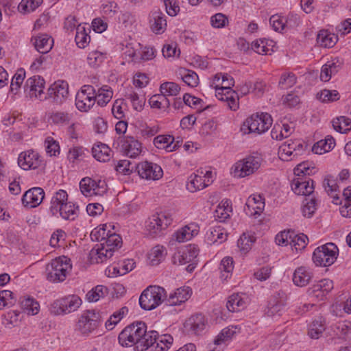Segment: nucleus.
Here are the masks:
<instances>
[{"mask_svg":"<svg viewBox=\"0 0 351 351\" xmlns=\"http://www.w3.org/2000/svg\"><path fill=\"white\" fill-rule=\"evenodd\" d=\"M158 332L147 331V326L143 322H136L126 326L119 335V343L124 347L134 345L138 351H145L155 343Z\"/></svg>","mask_w":351,"mask_h":351,"instance_id":"f257e3e1","label":"nucleus"},{"mask_svg":"<svg viewBox=\"0 0 351 351\" xmlns=\"http://www.w3.org/2000/svg\"><path fill=\"white\" fill-rule=\"evenodd\" d=\"M72 265L71 260L62 256L52 260L46 266V278L53 283L63 282L71 272Z\"/></svg>","mask_w":351,"mask_h":351,"instance_id":"f03ea898","label":"nucleus"},{"mask_svg":"<svg viewBox=\"0 0 351 351\" xmlns=\"http://www.w3.org/2000/svg\"><path fill=\"white\" fill-rule=\"evenodd\" d=\"M221 82L223 84L216 92L215 96L219 100L226 102L230 110L235 111L239 108V97L232 89L234 84V79L228 73H223Z\"/></svg>","mask_w":351,"mask_h":351,"instance_id":"7ed1b4c3","label":"nucleus"},{"mask_svg":"<svg viewBox=\"0 0 351 351\" xmlns=\"http://www.w3.org/2000/svg\"><path fill=\"white\" fill-rule=\"evenodd\" d=\"M167 293L159 286H149L145 289L139 298V304L145 310H152L163 301L166 302Z\"/></svg>","mask_w":351,"mask_h":351,"instance_id":"20e7f679","label":"nucleus"},{"mask_svg":"<svg viewBox=\"0 0 351 351\" xmlns=\"http://www.w3.org/2000/svg\"><path fill=\"white\" fill-rule=\"evenodd\" d=\"M272 118L268 113L253 114L243 123L241 130L245 134H263L271 126Z\"/></svg>","mask_w":351,"mask_h":351,"instance_id":"39448f33","label":"nucleus"},{"mask_svg":"<svg viewBox=\"0 0 351 351\" xmlns=\"http://www.w3.org/2000/svg\"><path fill=\"white\" fill-rule=\"evenodd\" d=\"M261 162V156H249L233 165L230 173L234 178H245L256 172L260 168Z\"/></svg>","mask_w":351,"mask_h":351,"instance_id":"423d86ee","label":"nucleus"},{"mask_svg":"<svg viewBox=\"0 0 351 351\" xmlns=\"http://www.w3.org/2000/svg\"><path fill=\"white\" fill-rule=\"evenodd\" d=\"M339 250L336 245L328 243L317 247L313 254V261L316 266L328 267L332 265L338 256Z\"/></svg>","mask_w":351,"mask_h":351,"instance_id":"0eeeda50","label":"nucleus"},{"mask_svg":"<svg viewBox=\"0 0 351 351\" xmlns=\"http://www.w3.org/2000/svg\"><path fill=\"white\" fill-rule=\"evenodd\" d=\"M101 320L99 312L95 310H87L80 315L76 330L83 335H88L98 328Z\"/></svg>","mask_w":351,"mask_h":351,"instance_id":"6e6552de","label":"nucleus"},{"mask_svg":"<svg viewBox=\"0 0 351 351\" xmlns=\"http://www.w3.org/2000/svg\"><path fill=\"white\" fill-rule=\"evenodd\" d=\"M82 300L76 295H70L55 300L51 305V312L55 315L67 314L77 311Z\"/></svg>","mask_w":351,"mask_h":351,"instance_id":"1a4fd4ad","label":"nucleus"},{"mask_svg":"<svg viewBox=\"0 0 351 351\" xmlns=\"http://www.w3.org/2000/svg\"><path fill=\"white\" fill-rule=\"evenodd\" d=\"M173 221L172 215L166 212L155 213L148 218L145 228L150 235L156 236Z\"/></svg>","mask_w":351,"mask_h":351,"instance_id":"9d476101","label":"nucleus"},{"mask_svg":"<svg viewBox=\"0 0 351 351\" xmlns=\"http://www.w3.org/2000/svg\"><path fill=\"white\" fill-rule=\"evenodd\" d=\"M96 102V90L91 85H84L75 97L76 108L81 112H88Z\"/></svg>","mask_w":351,"mask_h":351,"instance_id":"9b49d317","label":"nucleus"},{"mask_svg":"<svg viewBox=\"0 0 351 351\" xmlns=\"http://www.w3.org/2000/svg\"><path fill=\"white\" fill-rule=\"evenodd\" d=\"M80 188L82 193L86 196H102L107 192V184L104 180H95L86 177L81 180Z\"/></svg>","mask_w":351,"mask_h":351,"instance_id":"f8f14e48","label":"nucleus"},{"mask_svg":"<svg viewBox=\"0 0 351 351\" xmlns=\"http://www.w3.org/2000/svg\"><path fill=\"white\" fill-rule=\"evenodd\" d=\"M287 304V294L282 291H278L271 296L265 313L269 317H280L285 311Z\"/></svg>","mask_w":351,"mask_h":351,"instance_id":"ddd939ff","label":"nucleus"},{"mask_svg":"<svg viewBox=\"0 0 351 351\" xmlns=\"http://www.w3.org/2000/svg\"><path fill=\"white\" fill-rule=\"evenodd\" d=\"M45 81L40 75H34L29 77L23 86L24 92L30 98H37L40 100L46 99L47 96L44 93Z\"/></svg>","mask_w":351,"mask_h":351,"instance_id":"4468645a","label":"nucleus"},{"mask_svg":"<svg viewBox=\"0 0 351 351\" xmlns=\"http://www.w3.org/2000/svg\"><path fill=\"white\" fill-rule=\"evenodd\" d=\"M212 171H197V173H193L189 176L186 184L187 189L191 192L204 189L212 182Z\"/></svg>","mask_w":351,"mask_h":351,"instance_id":"2eb2a0df","label":"nucleus"},{"mask_svg":"<svg viewBox=\"0 0 351 351\" xmlns=\"http://www.w3.org/2000/svg\"><path fill=\"white\" fill-rule=\"evenodd\" d=\"M136 170L139 176L145 180H158L163 176L160 166L148 161L139 162L136 166Z\"/></svg>","mask_w":351,"mask_h":351,"instance_id":"dca6fc26","label":"nucleus"},{"mask_svg":"<svg viewBox=\"0 0 351 351\" xmlns=\"http://www.w3.org/2000/svg\"><path fill=\"white\" fill-rule=\"evenodd\" d=\"M199 247L195 244H190L178 250L173 256L172 261L174 265H183L192 263L199 254Z\"/></svg>","mask_w":351,"mask_h":351,"instance_id":"f3484780","label":"nucleus"},{"mask_svg":"<svg viewBox=\"0 0 351 351\" xmlns=\"http://www.w3.org/2000/svg\"><path fill=\"white\" fill-rule=\"evenodd\" d=\"M18 165L23 170L36 169L43 165V160L37 152L29 149L19 154Z\"/></svg>","mask_w":351,"mask_h":351,"instance_id":"a211bd4d","label":"nucleus"},{"mask_svg":"<svg viewBox=\"0 0 351 351\" xmlns=\"http://www.w3.org/2000/svg\"><path fill=\"white\" fill-rule=\"evenodd\" d=\"M206 322L202 313L193 314L185 321L184 328L189 335H198L204 330Z\"/></svg>","mask_w":351,"mask_h":351,"instance_id":"6ab92c4d","label":"nucleus"},{"mask_svg":"<svg viewBox=\"0 0 351 351\" xmlns=\"http://www.w3.org/2000/svg\"><path fill=\"white\" fill-rule=\"evenodd\" d=\"M333 289V282L330 279H323L313 285L308 289L310 296L322 301L326 299L327 294Z\"/></svg>","mask_w":351,"mask_h":351,"instance_id":"aec40b11","label":"nucleus"},{"mask_svg":"<svg viewBox=\"0 0 351 351\" xmlns=\"http://www.w3.org/2000/svg\"><path fill=\"white\" fill-rule=\"evenodd\" d=\"M291 189L298 195L311 196L314 191L313 181L306 177L294 178L291 182Z\"/></svg>","mask_w":351,"mask_h":351,"instance_id":"412c9836","label":"nucleus"},{"mask_svg":"<svg viewBox=\"0 0 351 351\" xmlns=\"http://www.w3.org/2000/svg\"><path fill=\"white\" fill-rule=\"evenodd\" d=\"M45 197V192L40 187H34L27 191L22 197L24 206L35 208L39 206Z\"/></svg>","mask_w":351,"mask_h":351,"instance_id":"4be33fe9","label":"nucleus"},{"mask_svg":"<svg viewBox=\"0 0 351 351\" xmlns=\"http://www.w3.org/2000/svg\"><path fill=\"white\" fill-rule=\"evenodd\" d=\"M192 294L189 287H182L176 289L166 298V303L169 306H178L187 301Z\"/></svg>","mask_w":351,"mask_h":351,"instance_id":"5701e85b","label":"nucleus"},{"mask_svg":"<svg viewBox=\"0 0 351 351\" xmlns=\"http://www.w3.org/2000/svg\"><path fill=\"white\" fill-rule=\"evenodd\" d=\"M47 95L57 103H61L69 95V85L64 81H57L48 88Z\"/></svg>","mask_w":351,"mask_h":351,"instance_id":"b1692460","label":"nucleus"},{"mask_svg":"<svg viewBox=\"0 0 351 351\" xmlns=\"http://www.w3.org/2000/svg\"><path fill=\"white\" fill-rule=\"evenodd\" d=\"M265 207L264 199L261 195H250L246 202L244 210L250 216L260 215Z\"/></svg>","mask_w":351,"mask_h":351,"instance_id":"393cba45","label":"nucleus"},{"mask_svg":"<svg viewBox=\"0 0 351 351\" xmlns=\"http://www.w3.org/2000/svg\"><path fill=\"white\" fill-rule=\"evenodd\" d=\"M313 277V271L311 269L301 266L298 267L293 274V282L298 287H305L312 280Z\"/></svg>","mask_w":351,"mask_h":351,"instance_id":"a878e982","label":"nucleus"},{"mask_svg":"<svg viewBox=\"0 0 351 351\" xmlns=\"http://www.w3.org/2000/svg\"><path fill=\"white\" fill-rule=\"evenodd\" d=\"M149 23L152 32L158 34L163 33L167 27L165 15L159 10L152 11Z\"/></svg>","mask_w":351,"mask_h":351,"instance_id":"bb28decb","label":"nucleus"},{"mask_svg":"<svg viewBox=\"0 0 351 351\" xmlns=\"http://www.w3.org/2000/svg\"><path fill=\"white\" fill-rule=\"evenodd\" d=\"M35 49L40 53H48L53 47V40L47 34H40L31 40Z\"/></svg>","mask_w":351,"mask_h":351,"instance_id":"cd10ccee","label":"nucleus"},{"mask_svg":"<svg viewBox=\"0 0 351 351\" xmlns=\"http://www.w3.org/2000/svg\"><path fill=\"white\" fill-rule=\"evenodd\" d=\"M341 62L338 59L328 61L322 67L320 80L323 82H328L332 76L341 69Z\"/></svg>","mask_w":351,"mask_h":351,"instance_id":"c85d7f7f","label":"nucleus"},{"mask_svg":"<svg viewBox=\"0 0 351 351\" xmlns=\"http://www.w3.org/2000/svg\"><path fill=\"white\" fill-rule=\"evenodd\" d=\"M122 149L130 158H136L141 153L142 145L134 137H127L122 145Z\"/></svg>","mask_w":351,"mask_h":351,"instance_id":"c756f323","label":"nucleus"},{"mask_svg":"<svg viewBox=\"0 0 351 351\" xmlns=\"http://www.w3.org/2000/svg\"><path fill=\"white\" fill-rule=\"evenodd\" d=\"M247 305V298L244 294L234 293L227 301L226 307L230 312H238L243 310Z\"/></svg>","mask_w":351,"mask_h":351,"instance_id":"7c9ffc66","label":"nucleus"},{"mask_svg":"<svg viewBox=\"0 0 351 351\" xmlns=\"http://www.w3.org/2000/svg\"><path fill=\"white\" fill-rule=\"evenodd\" d=\"M228 234L221 226L210 228L206 234L205 239L208 244L221 243L227 239Z\"/></svg>","mask_w":351,"mask_h":351,"instance_id":"2f4dec72","label":"nucleus"},{"mask_svg":"<svg viewBox=\"0 0 351 351\" xmlns=\"http://www.w3.org/2000/svg\"><path fill=\"white\" fill-rule=\"evenodd\" d=\"M68 202L67 193L64 190L56 192L51 199L50 212L53 216L58 215V210Z\"/></svg>","mask_w":351,"mask_h":351,"instance_id":"473e14b6","label":"nucleus"},{"mask_svg":"<svg viewBox=\"0 0 351 351\" xmlns=\"http://www.w3.org/2000/svg\"><path fill=\"white\" fill-rule=\"evenodd\" d=\"M174 138L171 135H158L154 138V144L158 149H165L167 152H172L178 146L177 142L173 145Z\"/></svg>","mask_w":351,"mask_h":351,"instance_id":"72a5a7b5","label":"nucleus"},{"mask_svg":"<svg viewBox=\"0 0 351 351\" xmlns=\"http://www.w3.org/2000/svg\"><path fill=\"white\" fill-rule=\"evenodd\" d=\"M167 255L166 248L162 245H156L151 249L148 253L147 258L149 264L152 266L159 265Z\"/></svg>","mask_w":351,"mask_h":351,"instance_id":"f704fd0d","label":"nucleus"},{"mask_svg":"<svg viewBox=\"0 0 351 351\" xmlns=\"http://www.w3.org/2000/svg\"><path fill=\"white\" fill-rule=\"evenodd\" d=\"M111 149L106 144L99 143L94 145L92 148L93 157L98 161L106 162L110 160L111 158Z\"/></svg>","mask_w":351,"mask_h":351,"instance_id":"c9c22d12","label":"nucleus"},{"mask_svg":"<svg viewBox=\"0 0 351 351\" xmlns=\"http://www.w3.org/2000/svg\"><path fill=\"white\" fill-rule=\"evenodd\" d=\"M90 255L92 258L95 259V261L99 263H103L111 258L113 255V252L110 248H107L101 243L100 244H97L96 247L91 250Z\"/></svg>","mask_w":351,"mask_h":351,"instance_id":"e433bc0d","label":"nucleus"},{"mask_svg":"<svg viewBox=\"0 0 351 351\" xmlns=\"http://www.w3.org/2000/svg\"><path fill=\"white\" fill-rule=\"evenodd\" d=\"M325 330L324 320L318 317L312 321L308 326V335L311 339H319Z\"/></svg>","mask_w":351,"mask_h":351,"instance_id":"4c0bfd02","label":"nucleus"},{"mask_svg":"<svg viewBox=\"0 0 351 351\" xmlns=\"http://www.w3.org/2000/svg\"><path fill=\"white\" fill-rule=\"evenodd\" d=\"M338 40L337 36L326 30H321L317 34V43L323 47H332Z\"/></svg>","mask_w":351,"mask_h":351,"instance_id":"58836bf2","label":"nucleus"},{"mask_svg":"<svg viewBox=\"0 0 351 351\" xmlns=\"http://www.w3.org/2000/svg\"><path fill=\"white\" fill-rule=\"evenodd\" d=\"M78 206L71 202L64 204V206L58 210V215L67 220H74L78 216Z\"/></svg>","mask_w":351,"mask_h":351,"instance_id":"ea45409f","label":"nucleus"},{"mask_svg":"<svg viewBox=\"0 0 351 351\" xmlns=\"http://www.w3.org/2000/svg\"><path fill=\"white\" fill-rule=\"evenodd\" d=\"M295 144L293 141L288 140L285 142L279 148L280 158L282 160L289 161L296 157Z\"/></svg>","mask_w":351,"mask_h":351,"instance_id":"a19ab883","label":"nucleus"},{"mask_svg":"<svg viewBox=\"0 0 351 351\" xmlns=\"http://www.w3.org/2000/svg\"><path fill=\"white\" fill-rule=\"evenodd\" d=\"M232 212L231 202L228 199L222 201L217 207L215 211V217L222 222L230 217Z\"/></svg>","mask_w":351,"mask_h":351,"instance_id":"79ce46f5","label":"nucleus"},{"mask_svg":"<svg viewBox=\"0 0 351 351\" xmlns=\"http://www.w3.org/2000/svg\"><path fill=\"white\" fill-rule=\"evenodd\" d=\"M233 259L232 257L223 258L219 265L220 278L222 281L227 280L232 276L234 269Z\"/></svg>","mask_w":351,"mask_h":351,"instance_id":"37998d69","label":"nucleus"},{"mask_svg":"<svg viewBox=\"0 0 351 351\" xmlns=\"http://www.w3.org/2000/svg\"><path fill=\"white\" fill-rule=\"evenodd\" d=\"M173 339L170 335H163L161 336H157L156 340L153 346L152 351H166L173 343Z\"/></svg>","mask_w":351,"mask_h":351,"instance_id":"c03bdc74","label":"nucleus"},{"mask_svg":"<svg viewBox=\"0 0 351 351\" xmlns=\"http://www.w3.org/2000/svg\"><path fill=\"white\" fill-rule=\"evenodd\" d=\"M113 92L108 86H103L96 90V101L100 106H106L112 99Z\"/></svg>","mask_w":351,"mask_h":351,"instance_id":"a18cd8bd","label":"nucleus"},{"mask_svg":"<svg viewBox=\"0 0 351 351\" xmlns=\"http://www.w3.org/2000/svg\"><path fill=\"white\" fill-rule=\"evenodd\" d=\"M178 75L182 81L190 87H196L199 84V77L191 70L180 69Z\"/></svg>","mask_w":351,"mask_h":351,"instance_id":"49530a36","label":"nucleus"},{"mask_svg":"<svg viewBox=\"0 0 351 351\" xmlns=\"http://www.w3.org/2000/svg\"><path fill=\"white\" fill-rule=\"evenodd\" d=\"M125 98L128 99L133 108L137 111H141L145 103V97L143 95H140L133 90H130L125 94Z\"/></svg>","mask_w":351,"mask_h":351,"instance_id":"de8ad7c7","label":"nucleus"},{"mask_svg":"<svg viewBox=\"0 0 351 351\" xmlns=\"http://www.w3.org/2000/svg\"><path fill=\"white\" fill-rule=\"evenodd\" d=\"M323 185L324 186L325 191L326 193L333 197L335 199H339V186L337 185V181L334 178L331 176H327L325 177Z\"/></svg>","mask_w":351,"mask_h":351,"instance_id":"09e8293b","label":"nucleus"},{"mask_svg":"<svg viewBox=\"0 0 351 351\" xmlns=\"http://www.w3.org/2000/svg\"><path fill=\"white\" fill-rule=\"evenodd\" d=\"M237 332L236 326H230L223 328L214 341L215 345H221L230 340Z\"/></svg>","mask_w":351,"mask_h":351,"instance_id":"8fccbe9b","label":"nucleus"},{"mask_svg":"<svg viewBox=\"0 0 351 351\" xmlns=\"http://www.w3.org/2000/svg\"><path fill=\"white\" fill-rule=\"evenodd\" d=\"M22 309L28 315H34L39 311L40 305L37 301L32 298H23L21 301Z\"/></svg>","mask_w":351,"mask_h":351,"instance_id":"3c124183","label":"nucleus"},{"mask_svg":"<svg viewBox=\"0 0 351 351\" xmlns=\"http://www.w3.org/2000/svg\"><path fill=\"white\" fill-rule=\"evenodd\" d=\"M43 0H22L18 5V10L23 14L30 13L38 8Z\"/></svg>","mask_w":351,"mask_h":351,"instance_id":"603ef678","label":"nucleus"},{"mask_svg":"<svg viewBox=\"0 0 351 351\" xmlns=\"http://www.w3.org/2000/svg\"><path fill=\"white\" fill-rule=\"evenodd\" d=\"M110 226L107 224H103L99 227L93 229L90 233V237L93 241H97L101 243L104 242L106 238L110 233L108 230Z\"/></svg>","mask_w":351,"mask_h":351,"instance_id":"864d4df0","label":"nucleus"},{"mask_svg":"<svg viewBox=\"0 0 351 351\" xmlns=\"http://www.w3.org/2000/svg\"><path fill=\"white\" fill-rule=\"evenodd\" d=\"M333 128L340 133H345L351 129V120L346 117H339L332 120Z\"/></svg>","mask_w":351,"mask_h":351,"instance_id":"5fc2aeb1","label":"nucleus"},{"mask_svg":"<svg viewBox=\"0 0 351 351\" xmlns=\"http://www.w3.org/2000/svg\"><path fill=\"white\" fill-rule=\"evenodd\" d=\"M149 103L152 108L165 109L170 105V101L164 95L157 94L149 98Z\"/></svg>","mask_w":351,"mask_h":351,"instance_id":"6e6d98bb","label":"nucleus"},{"mask_svg":"<svg viewBox=\"0 0 351 351\" xmlns=\"http://www.w3.org/2000/svg\"><path fill=\"white\" fill-rule=\"evenodd\" d=\"M255 237L248 233H243L237 242V245L240 250L244 253L247 252L255 242Z\"/></svg>","mask_w":351,"mask_h":351,"instance_id":"4d7b16f0","label":"nucleus"},{"mask_svg":"<svg viewBox=\"0 0 351 351\" xmlns=\"http://www.w3.org/2000/svg\"><path fill=\"white\" fill-rule=\"evenodd\" d=\"M76 30L77 32L75 39L77 45L80 48L86 47L90 42V36L86 32L85 27L84 26H81L80 25H77Z\"/></svg>","mask_w":351,"mask_h":351,"instance_id":"13d9d810","label":"nucleus"},{"mask_svg":"<svg viewBox=\"0 0 351 351\" xmlns=\"http://www.w3.org/2000/svg\"><path fill=\"white\" fill-rule=\"evenodd\" d=\"M107 288L102 285H97L86 293V299L88 302H97L101 298H104L106 293Z\"/></svg>","mask_w":351,"mask_h":351,"instance_id":"bf43d9fd","label":"nucleus"},{"mask_svg":"<svg viewBox=\"0 0 351 351\" xmlns=\"http://www.w3.org/2000/svg\"><path fill=\"white\" fill-rule=\"evenodd\" d=\"M160 90L164 96H176L180 91V87L178 84L172 82H167L162 84Z\"/></svg>","mask_w":351,"mask_h":351,"instance_id":"052dcab7","label":"nucleus"},{"mask_svg":"<svg viewBox=\"0 0 351 351\" xmlns=\"http://www.w3.org/2000/svg\"><path fill=\"white\" fill-rule=\"evenodd\" d=\"M45 150L50 156H56L60 154V147L57 141L51 136H47L45 140Z\"/></svg>","mask_w":351,"mask_h":351,"instance_id":"680f3d73","label":"nucleus"},{"mask_svg":"<svg viewBox=\"0 0 351 351\" xmlns=\"http://www.w3.org/2000/svg\"><path fill=\"white\" fill-rule=\"evenodd\" d=\"M25 77V71L24 69H19L12 77L10 84V90L14 93H17L21 87V85Z\"/></svg>","mask_w":351,"mask_h":351,"instance_id":"e2e57ef3","label":"nucleus"},{"mask_svg":"<svg viewBox=\"0 0 351 351\" xmlns=\"http://www.w3.org/2000/svg\"><path fill=\"white\" fill-rule=\"evenodd\" d=\"M269 23L275 31H281L285 28L291 27L289 22L284 17L273 15L269 19Z\"/></svg>","mask_w":351,"mask_h":351,"instance_id":"0e129e2a","label":"nucleus"},{"mask_svg":"<svg viewBox=\"0 0 351 351\" xmlns=\"http://www.w3.org/2000/svg\"><path fill=\"white\" fill-rule=\"evenodd\" d=\"M107 248H110L111 251L114 252L121 247V238L119 234L115 233H110L104 242L101 243Z\"/></svg>","mask_w":351,"mask_h":351,"instance_id":"69168bd1","label":"nucleus"},{"mask_svg":"<svg viewBox=\"0 0 351 351\" xmlns=\"http://www.w3.org/2000/svg\"><path fill=\"white\" fill-rule=\"evenodd\" d=\"M49 119L54 124H67L71 119V115L66 112L56 111L51 113Z\"/></svg>","mask_w":351,"mask_h":351,"instance_id":"338daca9","label":"nucleus"},{"mask_svg":"<svg viewBox=\"0 0 351 351\" xmlns=\"http://www.w3.org/2000/svg\"><path fill=\"white\" fill-rule=\"evenodd\" d=\"M308 237L304 234H299L291 235V240L290 241V245L292 247H294L296 251L302 250L305 248L308 242Z\"/></svg>","mask_w":351,"mask_h":351,"instance_id":"774afa93","label":"nucleus"}]
</instances>
